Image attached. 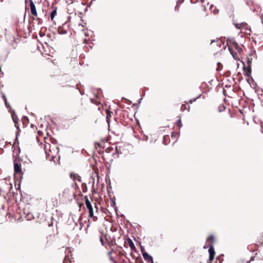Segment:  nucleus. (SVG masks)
<instances>
[{"label":"nucleus","instance_id":"f257e3e1","mask_svg":"<svg viewBox=\"0 0 263 263\" xmlns=\"http://www.w3.org/2000/svg\"><path fill=\"white\" fill-rule=\"evenodd\" d=\"M44 149L46 155L47 159L50 161H55L54 159L59 152L58 146L54 143L51 144L49 143H46L44 145Z\"/></svg>","mask_w":263,"mask_h":263},{"label":"nucleus","instance_id":"f03ea898","mask_svg":"<svg viewBox=\"0 0 263 263\" xmlns=\"http://www.w3.org/2000/svg\"><path fill=\"white\" fill-rule=\"evenodd\" d=\"M214 240V237L213 235L210 236L207 239H206V243L208 244V245H210L209 249V256H215V251L214 248L213 246V242Z\"/></svg>","mask_w":263,"mask_h":263},{"label":"nucleus","instance_id":"7ed1b4c3","mask_svg":"<svg viewBox=\"0 0 263 263\" xmlns=\"http://www.w3.org/2000/svg\"><path fill=\"white\" fill-rule=\"evenodd\" d=\"M14 170L15 173L22 174L21 164L18 163L16 159L14 160Z\"/></svg>","mask_w":263,"mask_h":263},{"label":"nucleus","instance_id":"20e7f679","mask_svg":"<svg viewBox=\"0 0 263 263\" xmlns=\"http://www.w3.org/2000/svg\"><path fill=\"white\" fill-rule=\"evenodd\" d=\"M29 2H30L31 13L33 15L36 17L37 15V13L36 11L35 6L32 0H29Z\"/></svg>","mask_w":263,"mask_h":263},{"label":"nucleus","instance_id":"39448f33","mask_svg":"<svg viewBox=\"0 0 263 263\" xmlns=\"http://www.w3.org/2000/svg\"><path fill=\"white\" fill-rule=\"evenodd\" d=\"M143 257L144 260L147 261L148 262L154 263L152 256L149 255L147 252H143Z\"/></svg>","mask_w":263,"mask_h":263},{"label":"nucleus","instance_id":"423d86ee","mask_svg":"<svg viewBox=\"0 0 263 263\" xmlns=\"http://www.w3.org/2000/svg\"><path fill=\"white\" fill-rule=\"evenodd\" d=\"M85 199L86 206L87 208L88 209V211L92 210L93 209L92 207L91 203L90 201L89 200L87 197L86 196L85 197Z\"/></svg>","mask_w":263,"mask_h":263},{"label":"nucleus","instance_id":"0eeeda50","mask_svg":"<svg viewBox=\"0 0 263 263\" xmlns=\"http://www.w3.org/2000/svg\"><path fill=\"white\" fill-rule=\"evenodd\" d=\"M58 32L60 34H65L67 33V30L65 29L63 27H59L58 29Z\"/></svg>","mask_w":263,"mask_h":263},{"label":"nucleus","instance_id":"6e6552de","mask_svg":"<svg viewBox=\"0 0 263 263\" xmlns=\"http://www.w3.org/2000/svg\"><path fill=\"white\" fill-rule=\"evenodd\" d=\"M12 118L13 119V120L15 124V126L17 128V129H18V123L17 122V118L14 114H12Z\"/></svg>","mask_w":263,"mask_h":263},{"label":"nucleus","instance_id":"1a4fd4ad","mask_svg":"<svg viewBox=\"0 0 263 263\" xmlns=\"http://www.w3.org/2000/svg\"><path fill=\"white\" fill-rule=\"evenodd\" d=\"M247 25V24L245 22L241 23L240 24H235V26L236 28L238 29H241L245 28Z\"/></svg>","mask_w":263,"mask_h":263},{"label":"nucleus","instance_id":"9d476101","mask_svg":"<svg viewBox=\"0 0 263 263\" xmlns=\"http://www.w3.org/2000/svg\"><path fill=\"white\" fill-rule=\"evenodd\" d=\"M70 177H71V178H72L73 179V180H78L79 182H81V177H80L77 174H73H73H70Z\"/></svg>","mask_w":263,"mask_h":263},{"label":"nucleus","instance_id":"9b49d317","mask_svg":"<svg viewBox=\"0 0 263 263\" xmlns=\"http://www.w3.org/2000/svg\"><path fill=\"white\" fill-rule=\"evenodd\" d=\"M128 244H129V246L130 249L133 251H135L136 247H135V245H134V242H133V241L130 239L129 238L128 239Z\"/></svg>","mask_w":263,"mask_h":263},{"label":"nucleus","instance_id":"f8f14e48","mask_svg":"<svg viewBox=\"0 0 263 263\" xmlns=\"http://www.w3.org/2000/svg\"><path fill=\"white\" fill-rule=\"evenodd\" d=\"M57 8L55 7L51 12L50 13V18L51 20L53 21V18H54L55 16L57 15Z\"/></svg>","mask_w":263,"mask_h":263},{"label":"nucleus","instance_id":"ddd939ff","mask_svg":"<svg viewBox=\"0 0 263 263\" xmlns=\"http://www.w3.org/2000/svg\"><path fill=\"white\" fill-rule=\"evenodd\" d=\"M251 66L250 65H249L248 66V67H247V71L246 72V73H245L246 76H247L248 77H249L251 76Z\"/></svg>","mask_w":263,"mask_h":263},{"label":"nucleus","instance_id":"4468645a","mask_svg":"<svg viewBox=\"0 0 263 263\" xmlns=\"http://www.w3.org/2000/svg\"><path fill=\"white\" fill-rule=\"evenodd\" d=\"M69 189L68 188L65 189L63 191V196H67V195L69 194Z\"/></svg>","mask_w":263,"mask_h":263},{"label":"nucleus","instance_id":"2eb2a0df","mask_svg":"<svg viewBox=\"0 0 263 263\" xmlns=\"http://www.w3.org/2000/svg\"><path fill=\"white\" fill-rule=\"evenodd\" d=\"M229 50L231 54H232V55L233 57V58H235V55L236 54V53H235V52L234 53L230 47H229Z\"/></svg>","mask_w":263,"mask_h":263},{"label":"nucleus","instance_id":"dca6fc26","mask_svg":"<svg viewBox=\"0 0 263 263\" xmlns=\"http://www.w3.org/2000/svg\"><path fill=\"white\" fill-rule=\"evenodd\" d=\"M224 109H225V107L223 105L219 106L218 107V110L219 112H221V111H223Z\"/></svg>","mask_w":263,"mask_h":263},{"label":"nucleus","instance_id":"f3484780","mask_svg":"<svg viewBox=\"0 0 263 263\" xmlns=\"http://www.w3.org/2000/svg\"><path fill=\"white\" fill-rule=\"evenodd\" d=\"M3 99L4 101H5V105L7 106V100L6 97L4 93H3Z\"/></svg>","mask_w":263,"mask_h":263},{"label":"nucleus","instance_id":"a211bd4d","mask_svg":"<svg viewBox=\"0 0 263 263\" xmlns=\"http://www.w3.org/2000/svg\"><path fill=\"white\" fill-rule=\"evenodd\" d=\"M214 258V256H209V258L208 261V263H211L212 262V261L213 260Z\"/></svg>","mask_w":263,"mask_h":263},{"label":"nucleus","instance_id":"6ab92c4d","mask_svg":"<svg viewBox=\"0 0 263 263\" xmlns=\"http://www.w3.org/2000/svg\"><path fill=\"white\" fill-rule=\"evenodd\" d=\"M89 216L90 217H93V210L89 211Z\"/></svg>","mask_w":263,"mask_h":263},{"label":"nucleus","instance_id":"aec40b11","mask_svg":"<svg viewBox=\"0 0 263 263\" xmlns=\"http://www.w3.org/2000/svg\"><path fill=\"white\" fill-rule=\"evenodd\" d=\"M167 138H168V136L167 135L164 136L163 137V143L165 145H166V143H165V139Z\"/></svg>","mask_w":263,"mask_h":263},{"label":"nucleus","instance_id":"412c9836","mask_svg":"<svg viewBox=\"0 0 263 263\" xmlns=\"http://www.w3.org/2000/svg\"><path fill=\"white\" fill-rule=\"evenodd\" d=\"M178 125L181 127L182 126V123H181V119H179L178 120Z\"/></svg>","mask_w":263,"mask_h":263},{"label":"nucleus","instance_id":"4be33fe9","mask_svg":"<svg viewBox=\"0 0 263 263\" xmlns=\"http://www.w3.org/2000/svg\"><path fill=\"white\" fill-rule=\"evenodd\" d=\"M234 46H235V48L237 49V50L238 51L239 47L236 43H234Z\"/></svg>","mask_w":263,"mask_h":263},{"label":"nucleus","instance_id":"5701e85b","mask_svg":"<svg viewBox=\"0 0 263 263\" xmlns=\"http://www.w3.org/2000/svg\"><path fill=\"white\" fill-rule=\"evenodd\" d=\"M201 95H199L198 97H197L196 98L191 100L190 102L191 103H193V102L195 101L197 99L199 98L200 97Z\"/></svg>","mask_w":263,"mask_h":263},{"label":"nucleus","instance_id":"b1692460","mask_svg":"<svg viewBox=\"0 0 263 263\" xmlns=\"http://www.w3.org/2000/svg\"><path fill=\"white\" fill-rule=\"evenodd\" d=\"M100 241H101L102 245L103 246L104 245V241H103V238H102V237L101 236H100Z\"/></svg>","mask_w":263,"mask_h":263},{"label":"nucleus","instance_id":"393cba45","mask_svg":"<svg viewBox=\"0 0 263 263\" xmlns=\"http://www.w3.org/2000/svg\"><path fill=\"white\" fill-rule=\"evenodd\" d=\"M218 9H215L214 10H213V13L214 14H216L217 13H218Z\"/></svg>","mask_w":263,"mask_h":263},{"label":"nucleus","instance_id":"a878e982","mask_svg":"<svg viewBox=\"0 0 263 263\" xmlns=\"http://www.w3.org/2000/svg\"><path fill=\"white\" fill-rule=\"evenodd\" d=\"M141 253L142 254H143V252H145L144 250V249L142 247H141Z\"/></svg>","mask_w":263,"mask_h":263},{"label":"nucleus","instance_id":"bb28decb","mask_svg":"<svg viewBox=\"0 0 263 263\" xmlns=\"http://www.w3.org/2000/svg\"><path fill=\"white\" fill-rule=\"evenodd\" d=\"M190 1H191V2L192 3H193V4L196 3V2H198V1H197V0H190Z\"/></svg>","mask_w":263,"mask_h":263},{"label":"nucleus","instance_id":"cd10ccee","mask_svg":"<svg viewBox=\"0 0 263 263\" xmlns=\"http://www.w3.org/2000/svg\"><path fill=\"white\" fill-rule=\"evenodd\" d=\"M109 116H108V115H107L106 116V120H107V122L109 123Z\"/></svg>","mask_w":263,"mask_h":263},{"label":"nucleus","instance_id":"c85d7f7f","mask_svg":"<svg viewBox=\"0 0 263 263\" xmlns=\"http://www.w3.org/2000/svg\"><path fill=\"white\" fill-rule=\"evenodd\" d=\"M217 65L219 66V67L220 66H221V64L220 63H217ZM219 67L218 68H217V70H219Z\"/></svg>","mask_w":263,"mask_h":263},{"label":"nucleus","instance_id":"c756f323","mask_svg":"<svg viewBox=\"0 0 263 263\" xmlns=\"http://www.w3.org/2000/svg\"><path fill=\"white\" fill-rule=\"evenodd\" d=\"M111 206H115V202L114 201H112V202L111 203Z\"/></svg>","mask_w":263,"mask_h":263},{"label":"nucleus","instance_id":"7c9ffc66","mask_svg":"<svg viewBox=\"0 0 263 263\" xmlns=\"http://www.w3.org/2000/svg\"><path fill=\"white\" fill-rule=\"evenodd\" d=\"M214 7L213 5H211L210 7V9L212 10V8Z\"/></svg>","mask_w":263,"mask_h":263},{"label":"nucleus","instance_id":"2f4dec72","mask_svg":"<svg viewBox=\"0 0 263 263\" xmlns=\"http://www.w3.org/2000/svg\"><path fill=\"white\" fill-rule=\"evenodd\" d=\"M7 108L10 107V104L7 102V106H6Z\"/></svg>","mask_w":263,"mask_h":263},{"label":"nucleus","instance_id":"473e14b6","mask_svg":"<svg viewBox=\"0 0 263 263\" xmlns=\"http://www.w3.org/2000/svg\"><path fill=\"white\" fill-rule=\"evenodd\" d=\"M40 20H41V19L40 18H36V21H39V22H40Z\"/></svg>","mask_w":263,"mask_h":263},{"label":"nucleus","instance_id":"72a5a7b5","mask_svg":"<svg viewBox=\"0 0 263 263\" xmlns=\"http://www.w3.org/2000/svg\"><path fill=\"white\" fill-rule=\"evenodd\" d=\"M205 0H200V2L201 3H203L204 2Z\"/></svg>","mask_w":263,"mask_h":263},{"label":"nucleus","instance_id":"f704fd0d","mask_svg":"<svg viewBox=\"0 0 263 263\" xmlns=\"http://www.w3.org/2000/svg\"><path fill=\"white\" fill-rule=\"evenodd\" d=\"M183 2H184V1H183V0H181V1H180V3H181H181H182Z\"/></svg>","mask_w":263,"mask_h":263},{"label":"nucleus","instance_id":"c9c22d12","mask_svg":"<svg viewBox=\"0 0 263 263\" xmlns=\"http://www.w3.org/2000/svg\"><path fill=\"white\" fill-rule=\"evenodd\" d=\"M207 248H208V246H204V247H203V248H204V249H206Z\"/></svg>","mask_w":263,"mask_h":263},{"label":"nucleus","instance_id":"e433bc0d","mask_svg":"<svg viewBox=\"0 0 263 263\" xmlns=\"http://www.w3.org/2000/svg\"><path fill=\"white\" fill-rule=\"evenodd\" d=\"M215 42V40H212V41H211V43H213V42Z\"/></svg>","mask_w":263,"mask_h":263},{"label":"nucleus","instance_id":"4c0bfd02","mask_svg":"<svg viewBox=\"0 0 263 263\" xmlns=\"http://www.w3.org/2000/svg\"><path fill=\"white\" fill-rule=\"evenodd\" d=\"M0 73H3V72L1 70V69L0 68Z\"/></svg>","mask_w":263,"mask_h":263},{"label":"nucleus","instance_id":"58836bf2","mask_svg":"<svg viewBox=\"0 0 263 263\" xmlns=\"http://www.w3.org/2000/svg\"><path fill=\"white\" fill-rule=\"evenodd\" d=\"M251 259V260L253 259V257H252Z\"/></svg>","mask_w":263,"mask_h":263},{"label":"nucleus","instance_id":"ea45409f","mask_svg":"<svg viewBox=\"0 0 263 263\" xmlns=\"http://www.w3.org/2000/svg\"><path fill=\"white\" fill-rule=\"evenodd\" d=\"M250 61L249 60L248 61V64L249 63Z\"/></svg>","mask_w":263,"mask_h":263},{"label":"nucleus","instance_id":"a19ab883","mask_svg":"<svg viewBox=\"0 0 263 263\" xmlns=\"http://www.w3.org/2000/svg\"><path fill=\"white\" fill-rule=\"evenodd\" d=\"M200 263H201V262H200Z\"/></svg>","mask_w":263,"mask_h":263}]
</instances>
